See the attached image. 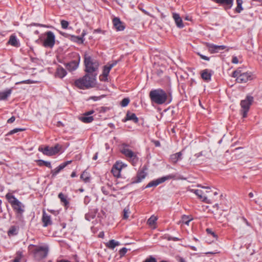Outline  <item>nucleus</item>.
I'll return each instance as SVG.
<instances>
[{
	"mask_svg": "<svg viewBox=\"0 0 262 262\" xmlns=\"http://www.w3.org/2000/svg\"><path fill=\"white\" fill-rule=\"evenodd\" d=\"M182 154L181 152H179L176 154L171 155L170 161L172 163H176L179 160L181 159Z\"/></svg>",
	"mask_w": 262,
	"mask_h": 262,
	"instance_id": "obj_21",
	"label": "nucleus"
},
{
	"mask_svg": "<svg viewBox=\"0 0 262 262\" xmlns=\"http://www.w3.org/2000/svg\"><path fill=\"white\" fill-rule=\"evenodd\" d=\"M94 112V111L92 110V111H89L88 112H86L85 113V116H90V115L93 114Z\"/></svg>",
	"mask_w": 262,
	"mask_h": 262,
	"instance_id": "obj_56",
	"label": "nucleus"
},
{
	"mask_svg": "<svg viewBox=\"0 0 262 262\" xmlns=\"http://www.w3.org/2000/svg\"><path fill=\"white\" fill-rule=\"evenodd\" d=\"M168 239L170 240H173L174 241H178L179 240V238H178V237H169Z\"/></svg>",
	"mask_w": 262,
	"mask_h": 262,
	"instance_id": "obj_58",
	"label": "nucleus"
},
{
	"mask_svg": "<svg viewBox=\"0 0 262 262\" xmlns=\"http://www.w3.org/2000/svg\"><path fill=\"white\" fill-rule=\"evenodd\" d=\"M232 62L234 64H237L238 63V60L237 57L233 56L232 59Z\"/></svg>",
	"mask_w": 262,
	"mask_h": 262,
	"instance_id": "obj_48",
	"label": "nucleus"
},
{
	"mask_svg": "<svg viewBox=\"0 0 262 262\" xmlns=\"http://www.w3.org/2000/svg\"><path fill=\"white\" fill-rule=\"evenodd\" d=\"M64 168V165H62V164H60L59 166H58L57 167H56L54 170H52V173L53 176H56L58 172H60V170L63 169Z\"/></svg>",
	"mask_w": 262,
	"mask_h": 262,
	"instance_id": "obj_37",
	"label": "nucleus"
},
{
	"mask_svg": "<svg viewBox=\"0 0 262 262\" xmlns=\"http://www.w3.org/2000/svg\"><path fill=\"white\" fill-rule=\"evenodd\" d=\"M25 129H23V128H15L12 130H11L9 133V134L10 135H12V134H13L14 133H16L18 132H20V131H23Z\"/></svg>",
	"mask_w": 262,
	"mask_h": 262,
	"instance_id": "obj_45",
	"label": "nucleus"
},
{
	"mask_svg": "<svg viewBox=\"0 0 262 262\" xmlns=\"http://www.w3.org/2000/svg\"><path fill=\"white\" fill-rule=\"evenodd\" d=\"M232 77L236 78L238 83H246L249 80H253L255 76L252 73L245 71L242 68H238L232 73Z\"/></svg>",
	"mask_w": 262,
	"mask_h": 262,
	"instance_id": "obj_2",
	"label": "nucleus"
},
{
	"mask_svg": "<svg viewBox=\"0 0 262 262\" xmlns=\"http://www.w3.org/2000/svg\"><path fill=\"white\" fill-rule=\"evenodd\" d=\"M84 65L85 67V71L88 73L91 74L98 70L99 64L97 60L92 58L88 54L85 53Z\"/></svg>",
	"mask_w": 262,
	"mask_h": 262,
	"instance_id": "obj_4",
	"label": "nucleus"
},
{
	"mask_svg": "<svg viewBox=\"0 0 262 262\" xmlns=\"http://www.w3.org/2000/svg\"><path fill=\"white\" fill-rule=\"evenodd\" d=\"M101 97H102V96H100V97L92 96V97H90V99H91L94 101H97V100L100 99Z\"/></svg>",
	"mask_w": 262,
	"mask_h": 262,
	"instance_id": "obj_51",
	"label": "nucleus"
},
{
	"mask_svg": "<svg viewBox=\"0 0 262 262\" xmlns=\"http://www.w3.org/2000/svg\"><path fill=\"white\" fill-rule=\"evenodd\" d=\"M201 76L204 80L208 81L211 79V74L208 70H205L202 71Z\"/></svg>",
	"mask_w": 262,
	"mask_h": 262,
	"instance_id": "obj_25",
	"label": "nucleus"
},
{
	"mask_svg": "<svg viewBox=\"0 0 262 262\" xmlns=\"http://www.w3.org/2000/svg\"><path fill=\"white\" fill-rule=\"evenodd\" d=\"M57 262H71L69 260H64V259H62V260H60L59 261H58Z\"/></svg>",
	"mask_w": 262,
	"mask_h": 262,
	"instance_id": "obj_64",
	"label": "nucleus"
},
{
	"mask_svg": "<svg viewBox=\"0 0 262 262\" xmlns=\"http://www.w3.org/2000/svg\"><path fill=\"white\" fill-rule=\"evenodd\" d=\"M206 231L208 234H211L214 237L216 238V235L210 229L207 228Z\"/></svg>",
	"mask_w": 262,
	"mask_h": 262,
	"instance_id": "obj_47",
	"label": "nucleus"
},
{
	"mask_svg": "<svg viewBox=\"0 0 262 262\" xmlns=\"http://www.w3.org/2000/svg\"><path fill=\"white\" fill-rule=\"evenodd\" d=\"M39 26V27H45L46 26L45 25H41V24H31L30 26Z\"/></svg>",
	"mask_w": 262,
	"mask_h": 262,
	"instance_id": "obj_57",
	"label": "nucleus"
},
{
	"mask_svg": "<svg viewBox=\"0 0 262 262\" xmlns=\"http://www.w3.org/2000/svg\"><path fill=\"white\" fill-rule=\"evenodd\" d=\"M253 101V97L251 96H247L246 98L241 101V113L243 118L247 116V113L249 111L250 107Z\"/></svg>",
	"mask_w": 262,
	"mask_h": 262,
	"instance_id": "obj_7",
	"label": "nucleus"
},
{
	"mask_svg": "<svg viewBox=\"0 0 262 262\" xmlns=\"http://www.w3.org/2000/svg\"><path fill=\"white\" fill-rule=\"evenodd\" d=\"M130 213V211L129 209V206H126L124 209L123 211V219L124 220H127L129 215Z\"/></svg>",
	"mask_w": 262,
	"mask_h": 262,
	"instance_id": "obj_36",
	"label": "nucleus"
},
{
	"mask_svg": "<svg viewBox=\"0 0 262 262\" xmlns=\"http://www.w3.org/2000/svg\"><path fill=\"white\" fill-rule=\"evenodd\" d=\"M67 75V71L62 67L59 66L56 69L55 74L56 77L63 78Z\"/></svg>",
	"mask_w": 262,
	"mask_h": 262,
	"instance_id": "obj_16",
	"label": "nucleus"
},
{
	"mask_svg": "<svg viewBox=\"0 0 262 262\" xmlns=\"http://www.w3.org/2000/svg\"><path fill=\"white\" fill-rule=\"evenodd\" d=\"M158 218L156 216L152 215L150 217V218L147 221L148 224L155 229L156 228L155 225L156 223V221H157Z\"/></svg>",
	"mask_w": 262,
	"mask_h": 262,
	"instance_id": "obj_27",
	"label": "nucleus"
},
{
	"mask_svg": "<svg viewBox=\"0 0 262 262\" xmlns=\"http://www.w3.org/2000/svg\"><path fill=\"white\" fill-rule=\"evenodd\" d=\"M23 257V254L21 252H17L16 253V256L15 259L13 260V262H20L21 257Z\"/></svg>",
	"mask_w": 262,
	"mask_h": 262,
	"instance_id": "obj_41",
	"label": "nucleus"
},
{
	"mask_svg": "<svg viewBox=\"0 0 262 262\" xmlns=\"http://www.w3.org/2000/svg\"><path fill=\"white\" fill-rule=\"evenodd\" d=\"M173 18L175 21V23L177 25V26L180 28H182L184 27V25L183 24V21L182 18L180 16L179 14L173 13Z\"/></svg>",
	"mask_w": 262,
	"mask_h": 262,
	"instance_id": "obj_18",
	"label": "nucleus"
},
{
	"mask_svg": "<svg viewBox=\"0 0 262 262\" xmlns=\"http://www.w3.org/2000/svg\"><path fill=\"white\" fill-rule=\"evenodd\" d=\"M119 245V242L116 241L114 239H111L105 244V246L110 249H114L116 246H118Z\"/></svg>",
	"mask_w": 262,
	"mask_h": 262,
	"instance_id": "obj_22",
	"label": "nucleus"
},
{
	"mask_svg": "<svg viewBox=\"0 0 262 262\" xmlns=\"http://www.w3.org/2000/svg\"><path fill=\"white\" fill-rule=\"evenodd\" d=\"M149 97L152 102L157 104H162L166 102L168 95L164 91L158 89L151 91Z\"/></svg>",
	"mask_w": 262,
	"mask_h": 262,
	"instance_id": "obj_3",
	"label": "nucleus"
},
{
	"mask_svg": "<svg viewBox=\"0 0 262 262\" xmlns=\"http://www.w3.org/2000/svg\"><path fill=\"white\" fill-rule=\"evenodd\" d=\"M31 247H35L34 251V257L37 260H40L47 257L49 249L47 246H35L33 245H30L29 248Z\"/></svg>",
	"mask_w": 262,
	"mask_h": 262,
	"instance_id": "obj_8",
	"label": "nucleus"
},
{
	"mask_svg": "<svg viewBox=\"0 0 262 262\" xmlns=\"http://www.w3.org/2000/svg\"><path fill=\"white\" fill-rule=\"evenodd\" d=\"M144 262H157V260L155 257L150 256L149 258H146Z\"/></svg>",
	"mask_w": 262,
	"mask_h": 262,
	"instance_id": "obj_46",
	"label": "nucleus"
},
{
	"mask_svg": "<svg viewBox=\"0 0 262 262\" xmlns=\"http://www.w3.org/2000/svg\"><path fill=\"white\" fill-rule=\"evenodd\" d=\"M8 43L11 46H13L15 47H17L19 46V43L15 36L11 35L10 37Z\"/></svg>",
	"mask_w": 262,
	"mask_h": 262,
	"instance_id": "obj_26",
	"label": "nucleus"
},
{
	"mask_svg": "<svg viewBox=\"0 0 262 262\" xmlns=\"http://www.w3.org/2000/svg\"><path fill=\"white\" fill-rule=\"evenodd\" d=\"M79 63L76 61H72L66 64L67 69L70 71H74L78 67Z\"/></svg>",
	"mask_w": 262,
	"mask_h": 262,
	"instance_id": "obj_20",
	"label": "nucleus"
},
{
	"mask_svg": "<svg viewBox=\"0 0 262 262\" xmlns=\"http://www.w3.org/2000/svg\"><path fill=\"white\" fill-rule=\"evenodd\" d=\"M6 197L17 213L21 215L24 212V205L14 195L8 193Z\"/></svg>",
	"mask_w": 262,
	"mask_h": 262,
	"instance_id": "obj_6",
	"label": "nucleus"
},
{
	"mask_svg": "<svg viewBox=\"0 0 262 262\" xmlns=\"http://www.w3.org/2000/svg\"><path fill=\"white\" fill-rule=\"evenodd\" d=\"M129 99L128 98H124L121 102V105L122 107L126 106L129 103Z\"/></svg>",
	"mask_w": 262,
	"mask_h": 262,
	"instance_id": "obj_42",
	"label": "nucleus"
},
{
	"mask_svg": "<svg viewBox=\"0 0 262 262\" xmlns=\"http://www.w3.org/2000/svg\"><path fill=\"white\" fill-rule=\"evenodd\" d=\"M215 2L218 4H224L228 6L229 8H230L233 5V0H213Z\"/></svg>",
	"mask_w": 262,
	"mask_h": 262,
	"instance_id": "obj_24",
	"label": "nucleus"
},
{
	"mask_svg": "<svg viewBox=\"0 0 262 262\" xmlns=\"http://www.w3.org/2000/svg\"><path fill=\"white\" fill-rule=\"evenodd\" d=\"M193 220V218L191 216L184 215L182 217L181 221H179L178 224H179L180 223H184L185 224L188 225L190 221Z\"/></svg>",
	"mask_w": 262,
	"mask_h": 262,
	"instance_id": "obj_28",
	"label": "nucleus"
},
{
	"mask_svg": "<svg viewBox=\"0 0 262 262\" xmlns=\"http://www.w3.org/2000/svg\"><path fill=\"white\" fill-rule=\"evenodd\" d=\"M125 120H132L135 123H137L139 121L136 114L130 112L127 113Z\"/></svg>",
	"mask_w": 262,
	"mask_h": 262,
	"instance_id": "obj_23",
	"label": "nucleus"
},
{
	"mask_svg": "<svg viewBox=\"0 0 262 262\" xmlns=\"http://www.w3.org/2000/svg\"><path fill=\"white\" fill-rule=\"evenodd\" d=\"M77 39H78V41L79 43H83L84 39H83V37L82 36L77 37Z\"/></svg>",
	"mask_w": 262,
	"mask_h": 262,
	"instance_id": "obj_53",
	"label": "nucleus"
},
{
	"mask_svg": "<svg viewBox=\"0 0 262 262\" xmlns=\"http://www.w3.org/2000/svg\"><path fill=\"white\" fill-rule=\"evenodd\" d=\"M72 162V161H68L63 163H62V165H64V168L67 166L68 164H70Z\"/></svg>",
	"mask_w": 262,
	"mask_h": 262,
	"instance_id": "obj_55",
	"label": "nucleus"
},
{
	"mask_svg": "<svg viewBox=\"0 0 262 262\" xmlns=\"http://www.w3.org/2000/svg\"><path fill=\"white\" fill-rule=\"evenodd\" d=\"M61 149V146L59 144H57L54 147L46 146L43 147L42 146H39L38 150L42 152L44 155L52 156L57 154Z\"/></svg>",
	"mask_w": 262,
	"mask_h": 262,
	"instance_id": "obj_9",
	"label": "nucleus"
},
{
	"mask_svg": "<svg viewBox=\"0 0 262 262\" xmlns=\"http://www.w3.org/2000/svg\"><path fill=\"white\" fill-rule=\"evenodd\" d=\"M199 55L200 56L201 58L203 59H204L205 60H209V58L206 56H204V55H201V54H199Z\"/></svg>",
	"mask_w": 262,
	"mask_h": 262,
	"instance_id": "obj_52",
	"label": "nucleus"
},
{
	"mask_svg": "<svg viewBox=\"0 0 262 262\" xmlns=\"http://www.w3.org/2000/svg\"><path fill=\"white\" fill-rule=\"evenodd\" d=\"M113 24L115 28L118 31H122L124 29V26L123 25L122 23L120 21V19L115 17L113 19Z\"/></svg>",
	"mask_w": 262,
	"mask_h": 262,
	"instance_id": "obj_17",
	"label": "nucleus"
},
{
	"mask_svg": "<svg viewBox=\"0 0 262 262\" xmlns=\"http://www.w3.org/2000/svg\"><path fill=\"white\" fill-rule=\"evenodd\" d=\"M120 152L124 155L133 165H135L139 161L136 152L133 151L129 148V145L123 143L121 145Z\"/></svg>",
	"mask_w": 262,
	"mask_h": 262,
	"instance_id": "obj_5",
	"label": "nucleus"
},
{
	"mask_svg": "<svg viewBox=\"0 0 262 262\" xmlns=\"http://www.w3.org/2000/svg\"><path fill=\"white\" fill-rule=\"evenodd\" d=\"M80 120L84 123H88L92 122L94 118L92 116H85V114H84L83 116L80 118Z\"/></svg>",
	"mask_w": 262,
	"mask_h": 262,
	"instance_id": "obj_31",
	"label": "nucleus"
},
{
	"mask_svg": "<svg viewBox=\"0 0 262 262\" xmlns=\"http://www.w3.org/2000/svg\"><path fill=\"white\" fill-rule=\"evenodd\" d=\"M15 117L12 116L8 120L7 122L8 123H12L15 121Z\"/></svg>",
	"mask_w": 262,
	"mask_h": 262,
	"instance_id": "obj_49",
	"label": "nucleus"
},
{
	"mask_svg": "<svg viewBox=\"0 0 262 262\" xmlns=\"http://www.w3.org/2000/svg\"><path fill=\"white\" fill-rule=\"evenodd\" d=\"M127 251V249L126 248H123L120 250L119 254L121 256H123L125 255Z\"/></svg>",
	"mask_w": 262,
	"mask_h": 262,
	"instance_id": "obj_44",
	"label": "nucleus"
},
{
	"mask_svg": "<svg viewBox=\"0 0 262 262\" xmlns=\"http://www.w3.org/2000/svg\"><path fill=\"white\" fill-rule=\"evenodd\" d=\"M104 233L103 232H101L99 233V237L103 238L104 237Z\"/></svg>",
	"mask_w": 262,
	"mask_h": 262,
	"instance_id": "obj_60",
	"label": "nucleus"
},
{
	"mask_svg": "<svg viewBox=\"0 0 262 262\" xmlns=\"http://www.w3.org/2000/svg\"><path fill=\"white\" fill-rule=\"evenodd\" d=\"M42 221L43 223V226L47 227L52 224V221L50 215H48L45 212H43Z\"/></svg>",
	"mask_w": 262,
	"mask_h": 262,
	"instance_id": "obj_19",
	"label": "nucleus"
},
{
	"mask_svg": "<svg viewBox=\"0 0 262 262\" xmlns=\"http://www.w3.org/2000/svg\"><path fill=\"white\" fill-rule=\"evenodd\" d=\"M97 210H94L92 212H89L87 214H85V218L88 221H91L92 219H93L96 214L97 213Z\"/></svg>",
	"mask_w": 262,
	"mask_h": 262,
	"instance_id": "obj_35",
	"label": "nucleus"
},
{
	"mask_svg": "<svg viewBox=\"0 0 262 262\" xmlns=\"http://www.w3.org/2000/svg\"><path fill=\"white\" fill-rule=\"evenodd\" d=\"M117 63V61H115L111 63H109L107 65L104 66L102 75L104 78H107V77L110 73V70L112 69V68L116 66Z\"/></svg>",
	"mask_w": 262,
	"mask_h": 262,
	"instance_id": "obj_14",
	"label": "nucleus"
},
{
	"mask_svg": "<svg viewBox=\"0 0 262 262\" xmlns=\"http://www.w3.org/2000/svg\"><path fill=\"white\" fill-rule=\"evenodd\" d=\"M58 197L60 199V201L63 202L65 205H67L68 204V202L67 200L66 197L63 193H60L58 194Z\"/></svg>",
	"mask_w": 262,
	"mask_h": 262,
	"instance_id": "obj_40",
	"label": "nucleus"
},
{
	"mask_svg": "<svg viewBox=\"0 0 262 262\" xmlns=\"http://www.w3.org/2000/svg\"><path fill=\"white\" fill-rule=\"evenodd\" d=\"M202 156V152H200L199 153H198V154H196L195 155V157H196V158H199V157Z\"/></svg>",
	"mask_w": 262,
	"mask_h": 262,
	"instance_id": "obj_59",
	"label": "nucleus"
},
{
	"mask_svg": "<svg viewBox=\"0 0 262 262\" xmlns=\"http://www.w3.org/2000/svg\"><path fill=\"white\" fill-rule=\"evenodd\" d=\"M46 39L43 41V46L46 48H52L55 43V36L52 31H48L45 33Z\"/></svg>",
	"mask_w": 262,
	"mask_h": 262,
	"instance_id": "obj_10",
	"label": "nucleus"
},
{
	"mask_svg": "<svg viewBox=\"0 0 262 262\" xmlns=\"http://www.w3.org/2000/svg\"><path fill=\"white\" fill-rule=\"evenodd\" d=\"M80 178L85 182L88 183L90 181V174L86 171H84L80 176Z\"/></svg>",
	"mask_w": 262,
	"mask_h": 262,
	"instance_id": "obj_30",
	"label": "nucleus"
},
{
	"mask_svg": "<svg viewBox=\"0 0 262 262\" xmlns=\"http://www.w3.org/2000/svg\"><path fill=\"white\" fill-rule=\"evenodd\" d=\"M96 74H85L82 78L75 81V85L81 89H89L95 86L96 83Z\"/></svg>",
	"mask_w": 262,
	"mask_h": 262,
	"instance_id": "obj_1",
	"label": "nucleus"
},
{
	"mask_svg": "<svg viewBox=\"0 0 262 262\" xmlns=\"http://www.w3.org/2000/svg\"><path fill=\"white\" fill-rule=\"evenodd\" d=\"M86 31H85V30H83L82 33V34H81V36H82L83 37H84V36L85 35H86Z\"/></svg>",
	"mask_w": 262,
	"mask_h": 262,
	"instance_id": "obj_62",
	"label": "nucleus"
},
{
	"mask_svg": "<svg viewBox=\"0 0 262 262\" xmlns=\"http://www.w3.org/2000/svg\"><path fill=\"white\" fill-rule=\"evenodd\" d=\"M11 93V90L10 89L0 92V100H5L7 99Z\"/></svg>",
	"mask_w": 262,
	"mask_h": 262,
	"instance_id": "obj_32",
	"label": "nucleus"
},
{
	"mask_svg": "<svg viewBox=\"0 0 262 262\" xmlns=\"http://www.w3.org/2000/svg\"><path fill=\"white\" fill-rule=\"evenodd\" d=\"M237 3V7L235 9V11L237 13H240L242 10H243L242 8V4H243V1L242 0H236Z\"/></svg>",
	"mask_w": 262,
	"mask_h": 262,
	"instance_id": "obj_38",
	"label": "nucleus"
},
{
	"mask_svg": "<svg viewBox=\"0 0 262 262\" xmlns=\"http://www.w3.org/2000/svg\"><path fill=\"white\" fill-rule=\"evenodd\" d=\"M36 162H37V164L39 166H42L43 165H45L46 167L50 168L52 167L51 163L50 162L46 161H44L42 160H36Z\"/></svg>",
	"mask_w": 262,
	"mask_h": 262,
	"instance_id": "obj_34",
	"label": "nucleus"
},
{
	"mask_svg": "<svg viewBox=\"0 0 262 262\" xmlns=\"http://www.w3.org/2000/svg\"><path fill=\"white\" fill-rule=\"evenodd\" d=\"M61 25L63 29H66L69 26V22L64 20H62L61 21Z\"/></svg>",
	"mask_w": 262,
	"mask_h": 262,
	"instance_id": "obj_43",
	"label": "nucleus"
},
{
	"mask_svg": "<svg viewBox=\"0 0 262 262\" xmlns=\"http://www.w3.org/2000/svg\"><path fill=\"white\" fill-rule=\"evenodd\" d=\"M191 191L195 193L199 197V199H202L203 202L208 204L211 203L210 201L208 199L207 196L203 195V194H204V192H203L202 190L198 189H192L191 190Z\"/></svg>",
	"mask_w": 262,
	"mask_h": 262,
	"instance_id": "obj_15",
	"label": "nucleus"
},
{
	"mask_svg": "<svg viewBox=\"0 0 262 262\" xmlns=\"http://www.w3.org/2000/svg\"><path fill=\"white\" fill-rule=\"evenodd\" d=\"M32 83V82L30 80H24V81H21L19 82H17L16 84H18V83Z\"/></svg>",
	"mask_w": 262,
	"mask_h": 262,
	"instance_id": "obj_50",
	"label": "nucleus"
},
{
	"mask_svg": "<svg viewBox=\"0 0 262 262\" xmlns=\"http://www.w3.org/2000/svg\"><path fill=\"white\" fill-rule=\"evenodd\" d=\"M97 158H98V154H97V153H96V154L95 155V156L93 157V159L94 160H96L97 159Z\"/></svg>",
	"mask_w": 262,
	"mask_h": 262,
	"instance_id": "obj_61",
	"label": "nucleus"
},
{
	"mask_svg": "<svg viewBox=\"0 0 262 262\" xmlns=\"http://www.w3.org/2000/svg\"><path fill=\"white\" fill-rule=\"evenodd\" d=\"M140 10L145 14L146 15H148L150 16H152L150 14H149L147 11H146V10H145L144 9H140Z\"/></svg>",
	"mask_w": 262,
	"mask_h": 262,
	"instance_id": "obj_54",
	"label": "nucleus"
},
{
	"mask_svg": "<svg viewBox=\"0 0 262 262\" xmlns=\"http://www.w3.org/2000/svg\"><path fill=\"white\" fill-rule=\"evenodd\" d=\"M176 176L174 174H169L168 176H166L159 179H158L156 180L152 181L150 182L146 186V188H149L151 187H156L159 184L165 182L166 180L174 179Z\"/></svg>",
	"mask_w": 262,
	"mask_h": 262,
	"instance_id": "obj_11",
	"label": "nucleus"
},
{
	"mask_svg": "<svg viewBox=\"0 0 262 262\" xmlns=\"http://www.w3.org/2000/svg\"><path fill=\"white\" fill-rule=\"evenodd\" d=\"M155 144L156 146H159L160 145V142L158 141H155Z\"/></svg>",
	"mask_w": 262,
	"mask_h": 262,
	"instance_id": "obj_63",
	"label": "nucleus"
},
{
	"mask_svg": "<svg viewBox=\"0 0 262 262\" xmlns=\"http://www.w3.org/2000/svg\"><path fill=\"white\" fill-rule=\"evenodd\" d=\"M8 235H16L17 234V228L15 226H12L10 228L8 232Z\"/></svg>",
	"mask_w": 262,
	"mask_h": 262,
	"instance_id": "obj_39",
	"label": "nucleus"
},
{
	"mask_svg": "<svg viewBox=\"0 0 262 262\" xmlns=\"http://www.w3.org/2000/svg\"><path fill=\"white\" fill-rule=\"evenodd\" d=\"M146 176V173L144 170H141L139 171L137 176V180L136 181V183H139L141 182L143 179H144Z\"/></svg>",
	"mask_w": 262,
	"mask_h": 262,
	"instance_id": "obj_29",
	"label": "nucleus"
},
{
	"mask_svg": "<svg viewBox=\"0 0 262 262\" xmlns=\"http://www.w3.org/2000/svg\"><path fill=\"white\" fill-rule=\"evenodd\" d=\"M127 165L122 163V162L118 161L115 163L112 168V172L113 175L117 178L120 177V172L121 169L125 167H126Z\"/></svg>",
	"mask_w": 262,
	"mask_h": 262,
	"instance_id": "obj_12",
	"label": "nucleus"
},
{
	"mask_svg": "<svg viewBox=\"0 0 262 262\" xmlns=\"http://www.w3.org/2000/svg\"><path fill=\"white\" fill-rule=\"evenodd\" d=\"M237 224L239 225L240 228L244 226V225H249L248 221L244 217H240L237 219Z\"/></svg>",
	"mask_w": 262,
	"mask_h": 262,
	"instance_id": "obj_33",
	"label": "nucleus"
},
{
	"mask_svg": "<svg viewBox=\"0 0 262 262\" xmlns=\"http://www.w3.org/2000/svg\"><path fill=\"white\" fill-rule=\"evenodd\" d=\"M207 47L208 49V51L211 53H217L219 51L223 50L226 48L225 46H217L210 43H207Z\"/></svg>",
	"mask_w": 262,
	"mask_h": 262,
	"instance_id": "obj_13",
	"label": "nucleus"
}]
</instances>
